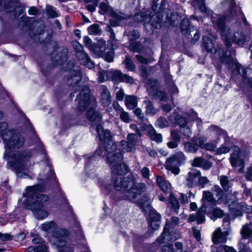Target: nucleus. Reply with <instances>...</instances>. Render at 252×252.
Listing matches in <instances>:
<instances>
[{"label":"nucleus","mask_w":252,"mask_h":252,"mask_svg":"<svg viewBox=\"0 0 252 252\" xmlns=\"http://www.w3.org/2000/svg\"><path fill=\"white\" fill-rule=\"evenodd\" d=\"M129 49L134 52H140L143 49L142 45L138 42L133 41L129 44Z\"/></svg>","instance_id":"34"},{"label":"nucleus","mask_w":252,"mask_h":252,"mask_svg":"<svg viewBox=\"0 0 252 252\" xmlns=\"http://www.w3.org/2000/svg\"><path fill=\"white\" fill-rule=\"evenodd\" d=\"M101 90V102L102 104L107 106L109 105L111 102V97L110 93L107 88L104 85H101L100 87Z\"/></svg>","instance_id":"22"},{"label":"nucleus","mask_w":252,"mask_h":252,"mask_svg":"<svg viewBox=\"0 0 252 252\" xmlns=\"http://www.w3.org/2000/svg\"><path fill=\"white\" fill-rule=\"evenodd\" d=\"M79 100L78 109L80 111L85 110L90 106L87 114V118L91 122L93 125H100L101 121V116L99 113L94 110L93 107L96 104V101L93 96H91L90 90L87 86H83L81 92L78 97Z\"/></svg>","instance_id":"8"},{"label":"nucleus","mask_w":252,"mask_h":252,"mask_svg":"<svg viewBox=\"0 0 252 252\" xmlns=\"http://www.w3.org/2000/svg\"><path fill=\"white\" fill-rule=\"evenodd\" d=\"M46 15L49 18H54L60 15L59 12L51 5H47L46 8Z\"/></svg>","instance_id":"31"},{"label":"nucleus","mask_w":252,"mask_h":252,"mask_svg":"<svg viewBox=\"0 0 252 252\" xmlns=\"http://www.w3.org/2000/svg\"><path fill=\"white\" fill-rule=\"evenodd\" d=\"M241 233L244 239H248L252 242V226L249 224H246L243 226Z\"/></svg>","instance_id":"27"},{"label":"nucleus","mask_w":252,"mask_h":252,"mask_svg":"<svg viewBox=\"0 0 252 252\" xmlns=\"http://www.w3.org/2000/svg\"><path fill=\"white\" fill-rule=\"evenodd\" d=\"M2 139L5 146L9 149H19L24 145V137L14 130L9 131L8 133L2 135Z\"/></svg>","instance_id":"9"},{"label":"nucleus","mask_w":252,"mask_h":252,"mask_svg":"<svg viewBox=\"0 0 252 252\" xmlns=\"http://www.w3.org/2000/svg\"><path fill=\"white\" fill-rule=\"evenodd\" d=\"M214 218L211 217L212 219H216L217 218L222 217L223 215V211L219 208H215L213 210Z\"/></svg>","instance_id":"57"},{"label":"nucleus","mask_w":252,"mask_h":252,"mask_svg":"<svg viewBox=\"0 0 252 252\" xmlns=\"http://www.w3.org/2000/svg\"><path fill=\"white\" fill-rule=\"evenodd\" d=\"M84 43L85 46L93 53L96 54L99 53L98 47L92 42V40L89 37L86 36L84 37Z\"/></svg>","instance_id":"28"},{"label":"nucleus","mask_w":252,"mask_h":252,"mask_svg":"<svg viewBox=\"0 0 252 252\" xmlns=\"http://www.w3.org/2000/svg\"><path fill=\"white\" fill-rule=\"evenodd\" d=\"M101 32L100 27L97 24H93L88 28V32L90 34L96 35Z\"/></svg>","instance_id":"35"},{"label":"nucleus","mask_w":252,"mask_h":252,"mask_svg":"<svg viewBox=\"0 0 252 252\" xmlns=\"http://www.w3.org/2000/svg\"><path fill=\"white\" fill-rule=\"evenodd\" d=\"M177 164H175L173 162H171V167H169L168 166V160H166V168L168 169V170L171 171V173L175 174V175H178L180 172V169L178 167L174 166V165H176Z\"/></svg>","instance_id":"45"},{"label":"nucleus","mask_w":252,"mask_h":252,"mask_svg":"<svg viewBox=\"0 0 252 252\" xmlns=\"http://www.w3.org/2000/svg\"><path fill=\"white\" fill-rule=\"evenodd\" d=\"M150 220H154L160 222V215L154 211H151L149 213Z\"/></svg>","instance_id":"48"},{"label":"nucleus","mask_w":252,"mask_h":252,"mask_svg":"<svg viewBox=\"0 0 252 252\" xmlns=\"http://www.w3.org/2000/svg\"><path fill=\"white\" fill-rule=\"evenodd\" d=\"M203 159H204L201 158H199V157L195 158L193 160V161L191 163V165L192 166L200 167Z\"/></svg>","instance_id":"58"},{"label":"nucleus","mask_w":252,"mask_h":252,"mask_svg":"<svg viewBox=\"0 0 252 252\" xmlns=\"http://www.w3.org/2000/svg\"><path fill=\"white\" fill-rule=\"evenodd\" d=\"M203 47L208 52L211 53H218L222 62L228 64L229 67L235 65L239 73L244 78H246V72L249 68H244L241 64H239L235 58V51L233 49H228L225 53H221V49H217L214 45L212 40L206 36H203Z\"/></svg>","instance_id":"6"},{"label":"nucleus","mask_w":252,"mask_h":252,"mask_svg":"<svg viewBox=\"0 0 252 252\" xmlns=\"http://www.w3.org/2000/svg\"><path fill=\"white\" fill-rule=\"evenodd\" d=\"M47 250L48 248L45 244L42 243L36 247V252H47Z\"/></svg>","instance_id":"64"},{"label":"nucleus","mask_w":252,"mask_h":252,"mask_svg":"<svg viewBox=\"0 0 252 252\" xmlns=\"http://www.w3.org/2000/svg\"><path fill=\"white\" fill-rule=\"evenodd\" d=\"M168 225L165 226V227L164 229V230L162 232V233L161 234L160 236H159L157 238V241L159 243H163L164 242V240L165 239V237L167 236V240H169L170 239V234H169V230L168 228Z\"/></svg>","instance_id":"36"},{"label":"nucleus","mask_w":252,"mask_h":252,"mask_svg":"<svg viewBox=\"0 0 252 252\" xmlns=\"http://www.w3.org/2000/svg\"><path fill=\"white\" fill-rule=\"evenodd\" d=\"M209 129L211 131L216 132L219 135L224 134L225 133L223 130L215 125H212L209 127Z\"/></svg>","instance_id":"54"},{"label":"nucleus","mask_w":252,"mask_h":252,"mask_svg":"<svg viewBox=\"0 0 252 252\" xmlns=\"http://www.w3.org/2000/svg\"><path fill=\"white\" fill-rule=\"evenodd\" d=\"M193 5L196 8H198L201 11H205L206 10L204 0H193Z\"/></svg>","instance_id":"44"},{"label":"nucleus","mask_w":252,"mask_h":252,"mask_svg":"<svg viewBox=\"0 0 252 252\" xmlns=\"http://www.w3.org/2000/svg\"><path fill=\"white\" fill-rule=\"evenodd\" d=\"M97 133L99 138L101 141L99 148H102V150L106 149V147L108 145L109 141H113L111 139L110 132L108 130H105L101 125H98L96 127Z\"/></svg>","instance_id":"14"},{"label":"nucleus","mask_w":252,"mask_h":252,"mask_svg":"<svg viewBox=\"0 0 252 252\" xmlns=\"http://www.w3.org/2000/svg\"><path fill=\"white\" fill-rule=\"evenodd\" d=\"M147 85L149 87L155 89L158 87V82L156 79H149L147 81Z\"/></svg>","instance_id":"55"},{"label":"nucleus","mask_w":252,"mask_h":252,"mask_svg":"<svg viewBox=\"0 0 252 252\" xmlns=\"http://www.w3.org/2000/svg\"><path fill=\"white\" fill-rule=\"evenodd\" d=\"M150 135L152 139L158 142H161L162 141V135L159 133H157L154 130L150 131Z\"/></svg>","instance_id":"47"},{"label":"nucleus","mask_w":252,"mask_h":252,"mask_svg":"<svg viewBox=\"0 0 252 252\" xmlns=\"http://www.w3.org/2000/svg\"><path fill=\"white\" fill-rule=\"evenodd\" d=\"M230 148L225 145L221 146L217 150V153L219 154H225L229 152Z\"/></svg>","instance_id":"63"},{"label":"nucleus","mask_w":252,"mask_h":252,"mask_svg":"<svg viewBox=\"0 0 252 252\" xmlns=\"http://www.w3.org/2000/svg\"><path fill=\"white\" fill-rule=\"evenodd\" d=\"M212 22L213 26L219 31L228 49H230L232 42L242 45L246 41L245 35L241 32H236L232 27H227L222 17L217 15L212 16Z\"/></svg>","instance_id":"5"},{"label":"nucleus","mask_w":252,"mask_h":252,"mask_svg":"<svg viewBox=\"0 0 252 252\" xmlns=\"http://www.w3.org/2000/svg\"><path fill=\"white\" fill-rule=\"evenodd\" d=\"M212 165V164L211 162L204 159L202 162L200 167L204 169L208 170L211 168Z\"/></svg>","instance_id":"61"},{"label":"nucleus","mask_w":252,"mask_h":252,"mask_svg":"<svg viewBox=\"0 0 252 252\" xmlns=\"http://www.w3.org/2000/svg\"><path fill=\"white\" fill-rule=\"evenodd\" d=\"M156 125L158 127L162 128L168 126V122L165 119L160 117L157 120Z\"/></svg>","instance_id":"50"},{"label":"nucleus","mask_w":252,"mask_h":252,"mask_svg":"<svg viewBox=\"0 0 252 252\" xmlns=\"http://www.w3.org/2000/svg\"><path fill=\"white\" fill-rule=\"evenodd\" d=\"M12 129L7 128V124L5 122H0V134L2 137V135L8 133L9 131H13Z\"/></svg>","instance_id":"49"},{"label":"nucleus","mask_w":252,"mask_h":252,"mask_svg":"<svg viewBox=\"0 0 252 252\" xmlns=\"http://www.w3.org/2000/svg\"><path fill=\"white\" fill-rule=\"evenodd\" d=\"M124 63L126 65V67L130 71H133L135 69V66L132 60L129 58V57H126L124 61Z\"/></svg>","instance_id":"43"},{"label":"nucleus","mask_w":252,"mask_h":252,"mask_svg":"<svg viewBox=\"0 0 252 252\" xmlns=\"http://www.w3.org/2000/svg\"><path fill=\"white\" fill-rule=\"evenodd\" d=\"M206 211V206L202 204L195 215H191L189 218L190 221L196 220L198 223H201L205 221V214Z\"/></svg>","instance_id":"18"},{"label":"nucleus","mask_w":252,"mask_h":252,"mask_svg":"<svg viewBox=\"0 0 252 252\" xmlns=\"http://www.w3.org/2000/svg\"><path fill=\"white\" fill-rule=\"evenodd\" d=\"M214 196L211 192L209 191H204L201 201L204 204V201L212 202L214 201Z\"/></svg>","instance_id":"39"},{"label":"nucleus","mask_w":252,"mask_h":252,"mask_svg":"<svg viewBox=\"0 0 252 252\" xmlns=\"http://www.w3.org/2000/svg\"><path fill=\"white\" fill-rule=\"evenodd\" d=\"M218 179L220 181V184L223 189L225 191H228L231 186L228 178L226 176L221 175L218 177Z\"/></svg>","instance_id":"29"},{"label":"nucleus","mask_w":252,"mask_h":252,"mask_svg":"<svg viewBox=\"0 0 252 252\" xmlns=\"http://www.w3.org/2000/svg\"><path fill=\"white\" fill-rule=\"evenodd\" d=\"M76 56L78 60L80 61L81 63L90 69L94 67V63L91 60L87 53L85 52L84 51L76 54Z\"/></svg>","instance_id":"21"},{"label":"nucleus","mask_w":252,"mask_h":252,"mask_svg":"<svg viewBox=\"0 0 252 252\" xmlns=\"http://www.w3.org/2000/svg\"><path fill=\"white\" fill-rule=\"evenodd\" d=\"M127 141L122 140L121 141V145L123 149L127 151L131 152L135 149V146L137 142V136L133 133L128 134L126 138Z\"/></svg>","instance_id":"15"},{"label":"nucleus","mask_w":252,"mask_h":252,"mask_svg":"<svg viewBox=\"0 0 252 252\" xmlns=\"http://www.w3.org/2000/svg\"><path fill=\"white\" fill-rule=\"evenodd\" d=\"M31 156L30 151H23L16 152L8 158V165L18 177L26 178L29 176L28 172L31 166L30 161Z\"/></svg>","instance_id":"7"},{"label":"nucleus","mask_w":252,"mask_h":252,"mask_svg":"<svg viewBox=\"0 0 252 252\" xmlns=\"http://www.w3.org/2000/svg\"><path fill=\"white\" fill-rule=\"evenodd\" d=\"M170 141L167 143V146L170 149H174L178 146L181 137L179 133L176 130H171L170 132Z\"/></svg>","instance_id":"20"},{"label":"nucleus","mask_w":252,"mask_h":252,"mask_svg":"<svg viewBox=\"0 0 252 252\" xmlns=\"http://www.w3.org/2000/svg\"><path fill=\"white\" fill-rule=\"evenodd\" d=\"M186 159V158L183 152H178L167 159L168 166L171 167V162H173L177 165L181 164L185 162Z\"/></svg>","instance_id":"19"},{"label":"nucleus","mask_w":252,"mask_h":252,"mask_svg":"<svg viewBox=\"0 0 252 252\" xmlns=\"http://www.w3.org/2000/svg\"><path fill=\"white\" fill-rule=\"evenodd\" d=\"M107 76L110 77V80L112 81L115 83L125 82L132 84L134 83V79L131 76L124 74L119 70H110L107 72Z\"/></svg>","instance_id":"11"},{"label":"nucleus","mask_w":252,"mask_h":252,"mask_svg":"<svg viewBox=\"0 0 252 252\" xmlns=\"http://www.w3.org/2000/svg\"><path fill=\"white\" fill-rule=\"evenodd\" d=\"M144 198L138 201V204L143 211H146L150 207V201L147 197L144 196Z\"/></svg>","instance_id":"37"},{"label":"nucleus","mask_w":252,"mask_h":252,"mask_svg":"<svg viewBox=\"0 0 252 252\" xmlns=\"http://www.w3.org/2000/svg\"><path fill=\"white\" fill-rule=\"evenodd\" d=\"M125 102L127 108L132 110L137 106L138 98L133 95H126Z\"/></svg>","instance_id":"24"},{"label":"nucleus","mask_w":252,"mask_h":252,"mask_svg":"<svg viewBox=\"0 0 252 252\" xmlns=\"http://www.w3.org/2000/svg\"><path fill=\"white\" fill-rule=\"evenodd\" d=\"M9 8H6V12H14V17L16 18L19 17L20 16L22 17L24 16L25 14H24V10L23 9L18 6H15V4L13 2H9Z\"/></svg>","instance_id":"25"},{"label":"nucleus","mask_w":252,"mask_h":252,"mask_svg":"<svg viewBox=\"0 0 252 252\" xmlns=\"http://www.w3.org/2000/svg\"><path fill=\"white\" fill-rule=\"evenodd\" d=\"M105 156H106L112 172L113 170L116 169L121 171V173H127V167L122 162L123 153L122 151L117 148L116 145L113 141H109L105 149L102 150V148H98L96 150L94 155L88 158L85 170L89 177L94 178L96 176L95 166L93 164V162L96 160V157H104Z\"/></svg>","instance_id":"2"},{"label":"nucleus","mask_w":252,"mask_h":252,"mask_svg":"<svg viewBox=\"0 0 252 252\" xmlns=\"http://www.w3.org/2000/svg\"><path fill=\"white\" fill-rule=\"evenodd\" d=\"M184 148L186 152L188 153H196L198 150V148L196 146V145L194 143H192L191 142H186L184 144Z\"/></svg>","instance_id":"32"},{"label":"nucleus","mask_w":252,"mask_h":252,"mask_svg":"<svg viewBox=\"0 0 252 252\" xmlns=\"http://www.w3.org/2000/svg\"><path fill=\"white\" fill-rule=\"evenodd\" d=\"M212 240L214 244L224 243L226 242V234L221 231L220 228H218L214 232Z\"/></svg>","instance_id":"23"},{"label":"nucleus","mask_w":252,"mask_h":252,"mask_svg":"<svg viewBox=\"0 0 252 252\" xmlns=\"http://www.w3.org/2000/svg\"><path fill=\"white\" fill-rule=\"evenodd\" d=\"M153 96L155 99H158L160 101H166L167 99L166 94L161 91H157Z\"/></svg>","instance_id":"42"},{"label":"nucleus","mask_w":252,"mask_h":252,"mask_svg":"<svg viewBox=\"0 0 252 252\" xmlns=\"http://www.w3.org/2000/svg\"><path fill=\"white\" fill-rule=\"evenodd\" d=\"M38 180L45 184L55 185L57 184L55 174L49 165H46L42 173L39 174Z\"/></svg>","instance_id":"13"},{"label":"nucleus","mask_w":252,"mask_h":252,"mask_svg":"<svg viewBox=\"0 0 252 252\" xmlns=\"http://www.w3.org/2000/svg\"><path fill=\"white\" fill-rule=\"evenodd\" d=\"M146 103H147L146 113L149 115H154L156 114V110L153 104L150 101L146 102Z\"/></svg>","instance_id":"46"},{"label":"nucleus","mask_w":252,"mask_h":252,"mask_svg":"<svg viewBox=\"0 0 252 252\" xmlns=\"http://www.w3.org/2000/svg\"><path fill=\"white\" fill-rule=\"evenodd\" d=\"M39 228L42 231L52 233L51 241L57 246L59 252H73L74 247L67 238L69 232L67 230H57V225L53 221L45 222Z\"/></svg>","instance_id":"4"},{"label":"nucleus","mask_w":252,"mask_h":252,"mask_svg":"<svg viewBox=\"0 0 252 252\" xmlns=\"http://www.w3.org/2000/svg\"><path fill=\"white\" fill-rule=\"evenodd\" d=\"M110 70H101L98 73V81L102 83L106 80H110V77L107 76V72Z\"/></svg>","instance_id":"33"},{"label":"nucleus","mask_w":252,"mask_h":252,"mask_svg":"<svg viewBox=\"0 0 252 252\" xmlns=\"http://www.w3.org/2000/svg\"><path fill=\"white\" fill-rule=\"evenodd\" d=\"M201 175V172L192 170L189 172L186 178V185L189 188H192L197 185L198 180Z\"/></svg>","instance_id":"16"},{"label":"nucleus","mask_w":252,"mask_h":252,"mask_svg":"<svg viewBox=\"0 0 252 252\" xmlns=\"http://www.w3.org/2000/svg\"><path fill=\"white\" fill-rule=\"evenodd\" d=\"M157 183L163 192H168L170 189V184L165 180L161 176L157 178Z\"/></svg>","instance_id":"26"},{"label":"nucleus","mask_w":252,"mask_h":252,"mask_svg":"<svg viewBox=\"0 0 252 252\" xmlns=\"http://www.w3.org/2000/svg\"><path fill=\"white\" fill-rule=\"evenodd\" d=\"M117 114L120 115V119L123 122L126 123H128L130 122L131 119L129 114L124 111L123 108L119 106L117 109Z\"/></svg>","instance_id":"30"},{"label":"nucleus","mask_w":252,"mask_h":252,"mask_svg":"<svg viewBox=\"0 0 252 252\" xmlns=\"http://www.w3.org/2000/svg\"><path fill=\"white\" fill-rule=\"evenodd\" d=\"M74 48L76 52V54L84 51L83 46L78 41H75L73 43Z\"/></svg>","instance_id":"59"},{"label":"nucleus","mask_w":252,"mask_h":252,"mask_svg":"<svg viewBox=\"0 0 252 252\" xmlns=\"http://www.w3.org/2000/svg\"><path fill=\"white\" fill-rule=\"evenodd\" d=\"M134 114L141 120L144 119V114L142 113V110L139 108H136L134 111Z\"/></svg>","instance_id":"62"},{"label":"nucleus","mask_w":252,"mask_h":252,"mask_svg":"<svg viewBox=\"0 0 252 252\" xmlns=\"http://www.w3.org/2000/svg\"><path fill=\"white\" fill-rule=\"evenodd\" d=\"M42 189V187L39 185L33 186L28 187L26 192L27 207L32 211L38 220L44 219L49 215L45 208V203L49 200V197L40 193Z\"/></svg>","instance_id":"3"},{"label":"nucleus","mask_w":252,"mask_h":252,"mask_svg":"<svg viewBox=\"0 0 252 252\" xmlns=\"http://www.w3.org/2000/svg\"><path fill=\"white\" fill-rule=\"evenodd\" d=\"M128 36L129 40H134L140 37V34L138 32L133 30L129 32Z\"/></svg>","instance_id":"53"},{"label":"nucleus","mask_w":252,"mask_h":252,"mask_svg":"<svg viewBox=\"0 0 252 252\" xmlns=\"http://www.w3.org/2000/svg\"><path fill=\"white\" fill-rule=\"evenodd\" d=\"M189 26V22L188 18H185L181 23V28L182 32L188 31Z\"/></svg>","instance_id":"51"},{"label":"nucleus","mask_w":252,"mask_h":252,"mask_svg":"<svg viewBox=\"0 0 252 252\" xmlns=\"http://www.w3.org/2000/svg\"><path fill=\"white\" fill-rule=\"evenodd\" d=\"M192 141L197 147L199 146L203 149L205 144L206 138L204 137H196L193 138Z\"/></svg>","instance_id":"41"},{"label":"nucleus","mask_w":252,"mask_h":252,"mask_svg":"<svg viewBox=\"0 0 252 252\" xmlns=\"http://www.w3.org/2000/svg\"><path fill=\"white\" fill-rule=\"evenodd\" d=\"M112 179L113 186L107 181H104L101 185V190L109 193L113 187L118 191L115 199L128 200L133 201L141 193L146 190V186L144 183H137L133 175H129L124 177L126 173H121V171L115 169L113 170Z\"/></svg>","instance_id":"1"},{"label":"nucleus","mask_w":252,"mask_h":252,"mask_svg":"<svg viewBox=\"0 0 252 252\" xmlns=\"http://www.w3.org/2000/svg\"><path fill=\"white\" fill-rule=\"evenodd\" d=\"M240 150L238 147H235L231 154L230 159L232 166H240L243 168L244 166V160L240 157Z\"/></svg>","instance_id":"17"},{"label":"nucleus","mask_w":252,"mask_h":252,"mask_svg":"<svg viewBox=\"0 0 252 252\" xmlns=\"http://www.w3.org/2000/svg\"><path fill=\"white\" fill-rule=\"evenodd\" d=\"M82 80V74L79 69L72 70L69 71L67 76V84L72 87L74 92L79 90L81 86L80 83Z\"/></svg>","instance_id":"12"},{"label":"nucleus","mask_w":252,"mask_h":252,"mask_svg":"<svg viewBox=\"0 0 252 252\" xmlns=\"http://www.w3.org/2000/svg\"><path fill=\"white\" fill-rule=\"evenodd\" d=\"M209 182V180L206 177L199 176L198 180L197 185L200 186L201 188H203Z\"/></svg>","instance_id":"52"},{"label":"nucleus","mask_w":252,"mask_h":252,"mask_svg":"<svg viewBox=\"0 0 252 252\" xmlns=\"http://www.w3.org/2000/svg\"><path fill=\"white\" fill-rule=\"evenodd\" d=\"M212 190L216 193V196L218 197L217 200L218 203H220L222 201V197L223 194V192L221 189L218 185H215L212 189Z\"/></svg>","instance_id":"38"},{"label":"nucleus","mask_w":252,"mask_h":252,"mask_svg":"<svg viewBox=\"0 0 252 252\" xmlns=\"http://www.w3.org/2000/svg\"><path fill=\"white\" fill-rule=\"evenodd\" d=\"M170 203L174 209V211L177 212L180 207V204L178 201L175 198V196L171 194L169 197Z\"/></svg>","instance_id":"40"},{"label":"nucleus","mask_w":252,"mask_h":252,"mask_svg":"<svg viewBox=\"0 0 252 252\" xmlns=\"http://www.w3.org/2000/svg\"><path fill=\"white\" fill-rule=\"evenodd\" d=\"M219 6L220 9L226 12L225 15L223 16L219 15L222 18L225 23L226 20H229L230 18H234L236 16V7L233 0H225L221 2ZM215 15L217 14H211V19H212V16Z\"/></svg>","instance_id":"10"},{"label":"nucleus","mask_w":252,"mask_h":252,"mask_svg":"<svg viewBox=\"0 0 252 252\" xmlns=\"http://www.w3.org/2000/svg\"><path fill=\"white\" fill-rule=\"evenodd\" d=\"M125 95L124 90L122 88H120L116 93V98L119 101H122L124 99Z\"/></svg>","instance_id":"60"},{"label":"nucleus","mask_w":252,"mask_h":252,"mask_svg":"<svg viewBox=\"0 0 252 252\" xmlns=\"http://www.w3.org/2000/svg\"><path fill=\"white\" fill-rule=\"evenodd\" d=\"M217 148L216 143L213 142H209L206 143L203 149H204L207 151H214Z\"/></svg>","instance_id":"56"}]
</instances>
